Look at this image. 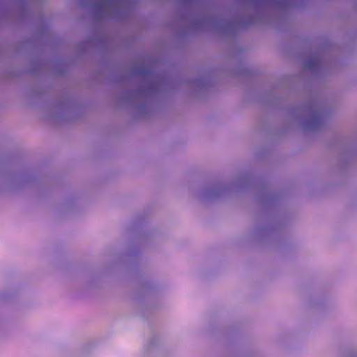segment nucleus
Instances as JSON below:
<instances>
[{
  "label": "nucleus",
  "mask_w": 357,
  "mask_h": 357,
  "mask_svg": "<svg viewBox=\"0 0 357 357\" xmlns=\"http://www.w3.org/2000/svg\"><path fill=\"white\" fill-rule=\"evenodd\" d=\"M226 185H220L202 191L199 197L204 201H210L220 197L227 190Z\"/></svg>",
  "instance_id": "7ed1b4c3"
},
{
  "label": "nucleus",
  "mask_w": 357,
  "mask_h": 357,
  "mask_svg": "<svg viewBox=\"0 0 357 357\" xmlns=\"http://www.w3.org/2000/svg\"><path fill=\"white\" fill-rule=\"evenodd\" d=\"M156 89H157V86H156L155 84H150L146 89H142V90H140L139 91L137 92L135 94L134 97L132 98V101H135L138 99L144 98V96H146L149 93L155 91Z\"/></svg>",
  "instance_id": "39448f33"
},
{
  "label": "nucleus",
  "mask_w": 357,
  "mask_h": 357,
  "mask_svg": "<svg viewBox=\"0 0 357 357\" xmlns=\"http://www.w3.org/2000/svg\"><path fill=\"white\" fill-rule=\"evenodd\" d=\"M314 78L325 72L326 63L322 57L314 54Z\"/></svg>",
  "instance_id": "20e7f679"
},
{
  "label": "nucleus",
  "mask_w": 357,
  "mask_h": 357,
  "mask_svg": "<svg viewBox=\"0 0 357 357\" xmlns=\"http://www.w3.org/2000/svg\"><path fill=\"white\" fill-rule=\"evenodd\" d=\"M137 73H138V74H140V75H143V74L144 73V70H139L137 71Z\"/></svg>",
  "instance_id": "0eeeda50"
},
{
  "label": "nucleus",
  "mask_w": 357,
  "mask_h": 357,
  "mask_svg": "<svg viewBox=\"0 0 357 357\" xmlns=\"http://www.w3.org/2000/svg\"><path fill=\"white\" fill-rule=\"evenodd\" d=\"M304 67L307 69H311L312 68V60L309 59L305 64Z\"/></svg>",
  "instance_id": "423d86ee"
},
{
  "label": "nucleus",
  "mask_w": 357,
  "mask_h": 357,
  "mask_svg": "<svg viewBox=\"0 0 357 357\" xmlns=\"http://www.w3.org/2000/svg\"><path fill=\"white\" fill-rule=\"evenodd\" d=\"M131 0H95L93 10L96 17H122Z\"/></svg>",
  "instance_id": "f257e3e1"
},
{
  "label": "nucleus",
  "mask_w": 357,
  "mask_h": 357,
  "mask_svg": "<svg viewBox=\"0 0 357 357\" xmlns=\"http://www.w3.org/2000/svg\"><path fill=\"white\" fill-rule=\"evenodd\" d=\"M328 117V112L326 109L319 108L314 103V133L320 130L326 126Z\"/></svg>",
  "instance_id": "f03ea898"
}]
</instances>
